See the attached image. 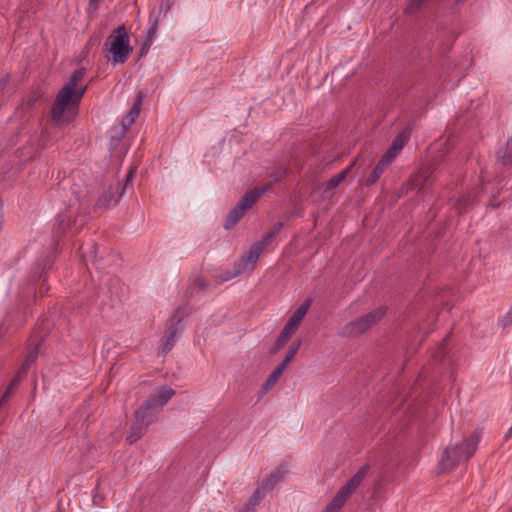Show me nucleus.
Masks as SVG:
<instances>
[{
  "mask_svg": "<svg viewBox=\"0 0 512 512\" xmlns=\"http://www.w3.org/2000/svg\"><path fill=\"white\" fill-rule=\"evenodd\" d=\"M84 76V68L76 69L59 91L51 110L52 121L55 125L69 123L76 114L78 105L87 89L86 86L78 85Z\"/></svg>",
  "mask_w": 512,
  "mask_h": 512,
  "instance_id": "obj_1",
  "label": "nucleus"
},
{
  "mask_svg": "<svg viewBox=\"0 0 512 512\" xmlns=\"http://www.w3.org/2000/svg\"><path fill=\"white\" fill-rule=\"evenodd\" d=\"M480 441V432L475 431L470 439L464 440L460 445L447 448L439 463L443 471L453 469L458 464L467 461L476 451Z\"/></svg>",
  "mask_w": 512,
  "mask_h": 512,
  "instance_id": "obj_2",
  "label": "nucleus"
},
{
  "mask_svg": "<svg viewBox=\"0 0 512 512\" xmlns=\"http://www.w3.org/2000/svg\"><path fill=\"white\" fill-rule=\"evenodd\" d=\"M105 47L111 54L114 64H123L132 52L126 28L124 26L117 27L107 38Z\"/></svg>",
  "mask_w": 512,
  "mask_h": 512,
  "instance_id": "obj_3",
  "label": "nucleus"
},
{
  "mask_svg": "<svg viewBox=\"0 0 512 512\" xmlns=\"http://www.w3.org/2000/svg\"><path fill=\"white\" fill-rule=\"evenodd\" d=\"M369 467L363 466L361 467L348 481L345 485H343L336 495L333 497L331 502L323 509L322 512H339V510L344 506L346 501L351 497V495L357 490V488L361 485L363 480L365 479L368 473Z\"/></svg>",
  "mask_w": 512,
  "mask_h": 512,
  "instance_id": "obj_4",
  "label": "nucleus"
},
{
  "mask_svg": "<svg viewBox=\"0 0 512 512\" xmlns=\"http://www.w3.org/2000/svg\"><path fill=\"white\" fill-rule=\"evenodd\" d=\"M270 187L271 184H268L246 192L239 203L229 212L225 222V228L229 229L233 227L243 217L245 212L250 209Z\"/></svg>",
  "mask_w": 512,
  "mask_h": 512,
  "instance_id": "obj_5",
  "label": "nucleus"
},
{
  "mask_svg": "<svg viewBox=\"0 0 512 512\" xmlns=\"http://www.w3.org/2000/svg\"><path fill=\"white\" fill-rule=\"evenodd\" d=\"M158 412L159 410L154 407H148V402L145 401L144 404L135 411V421L131 425V431L126 438L127 442L130 444L136 442L148 426L155 421Z\"/></svg>",
  "mask_w": 512,
  "mask_h": 512,
  "instance_id": "obj_6",
  "label": "nucleus"
},
{
  "mask_svg": "<svg viewBox=\"0 0 512 512\" xmlns=\"http://www.w3.org/2000/svg\"><path fill=\"white\" fill-rule=\"evenodd\" d=\"M189 314L187 307H180L172 315L167 324L163 338L161 339V352L167 354L176 344V340L183 329L182 321Z\"/></svg>",
  "mask_w": 512,
  "mask_h": 512,
  "instance_id": "obj_7",
  "label": "nucleus"
},
{
  "mask_svg": "<svg viewBox=\"0 0 512 512\" xmlns=\"http://www.w3.org/2000/svg\"><path fill=\"white\" fill-rule=\"evenodd\" d=\"M386 309L385 307H379L375 311H372L363 317L352 321L345 325L340 335L344 337H356L368 330L374 324H376L382 317L385 315Z\"/></svg>",
  "mask_w": 512,
  "mask_h": 512,
  "instance_id": "obj_8",
  "label": "nucleus"
},
{
  "mask_svg": "<svg viewBox=\"0 0 512 512\" xmlns=\"http://www.w3.org/2000/svg\"><path fill=\"white\" fill-rule=\"evenodd\" d=\"M146 94L142 91H140L137 95V98L130 109V111L125 115V117L122 120L121 126H117L113 129V132L110 136L111 145L114 148L116 146V143L119 142L122 137L126 134L128 128L136 121V119L139 116L141 106L143 99L145 98Z\"/></svg>",
  "mask_w": 512,
  "mask_h": 512,
  "instance_id": "obj_9",
  "label": "nucleus"
},
{
  "mask_svg": "<svg viewBox=\"0 0 512 512\" xmlns=\"http://www.w3.org/2000/svg\"><path fill=\"white\" fill-rule=\"evenodd\" d=\"M283 227V224L281 222L276 223L272 229L266 233L260 241L255 242L249 252L248 255L243 257V261L246 262V264H255L264 251V249L270 245L272 240L278 235V233L281 231Z\"/></svg>",
  "mask_w": 512,
  "mask_h": 512,
  "instance_id": "obj_10",
  "label": "nucleus"
},
{
  "mask_svg": "<svg viewBox=\"0 0 512 512\" xmlns=\"http://www.w3.org/2000/svg\"><path fill=\"white\" fill-rule=\"evenodd\" d=\"M125 191V185H121L119 182L111 184L106 191L99 197L96 208L98 210H105L110 207H114L120 201Z\"/></svg>",
  "mask_w": 512,
  "mask_h": 512,
  "instance_id": "obj_11",
  "label": "nucleus"
},
{
  "mask_svg": "<svg viewBox=\"0 0 512 512\" xmlns=\"http://www.w3.org/2000/svg\"><path fill=\"white\" fill-rule=\"evenodd\" d=\"M174 395L175 391L171 387L161 386L156 388L146 401L148 402V407L152 406L160 410Z\"/></svg>",
  "mask_w": 512,
  "mask_h": 512,
  "instance_id": "obj_12",
  "label": "nucleus"
},
{
  "mask_svg": "<svg viewBox=\"0 0 512 512\" xmlns=\"http://www.w3.org/2000/svg\"><path fill=\"white\" fill-rule=\"evenodd\" d=\"M433 169L428 166L421 168L418 172L413 174V176L410 179V186L412 189L417 191H423L427 184L430 183L431 178L433 176Z\"/></svg>",
  "mask_w": 512,
  "mask_h": 512,
  "instance_id": "obj_13",
  "label": "nucleus"
},
{
  "mask_svg": "<svg viewBox=\"0 0 512 512\" xmlns=\"http://www.w3.org/2000/svg\"><path fill=\"white\" fill-rule=\"evenodd\" d=\"M409 139V134L407 132L399 133L395 139L393 140L390 148L384 154L385 157H389L390 161H393L397 154L403 149L405 144Z\"/></svg>",
  "mask_w": 512,
  "mask_h": 512,
  "instance_id": "obj_14",
  "label": "nucleus"
},
{
  "mask_svg": "<svg viewBox=\"0 0 512 512\" xmlns=\"http://www.w3.org/2000/svg\"><path fill=\"white\" fill-rule=\"evenodd\" d=\"M36 359V353H30L29 356L26 358L25 360V363L23 364V366L21 367L18 375L16 376V378L11 382V384L9 385L7 391L5 392V394L3 395L2 399H1V402H0V405L2 403H4L10 393L12 392V390L14 389V387L19 383L20 379L22 378V376L27 372L28 370V367L31 365V363L34 362V360Z\"/></svg>",
  "mask_w": 512,
  "mask_h": 512,
  "instance_id": "obj_15",
  "label": "nucleus"
},
{
  "mask_svg": "<svg viewBox=\"0 0 512 512\" xmlns=\"http://www.w3.org/2000/svg\"><path fill=\"white\" fill-rule=\"evenodd\" d=\"M285 473L286 470L284 468H277L263 481L260 488L263 489L265 493H267V491L272 490L278 483L283 480Z\"/></svg>",
  "mask_w": 512,
  "mask_h": 512,
  "instance_id": "obj_16",
  "label": "nucleus"
},
{
  "mask_svg": "<svg viewBox=\"0 0 512 512\" xmlns=\"http://www.w3.org/2000/svg\"><path fill=\"white\" fill-rule=\"evenodd\" d=\"M391 163L392 161L389 160V157L383 156L379 163L377 164V166L372 171L371 175L368 177L366 184H374Z\"/></svg>",
  "mask_w": 512,
  "mask_h": 512,
  "instance_id": "obj_17",
  "label": "nucleus"
},
{
  "mask_svg": "<svg viewBox=\"0 0 512 512\" xmlns=\"http://www.w3.org/2000/svg\"><path fill=\"white\" fill-rule=\"evenodd\" d=\"M266 493L258 487L253 495L248 499L245 505L239 510V512H252L256 509L259 502L265 497Z\"/></svg>",
  "mask_w": 512,
  "mask_h": 512,
  "instance_id": "obj_18",
  "label": "nucleus"
},
{
  "mask_svg": "<svg viewBox=\"0 0 512 512\" xmlns=\"http://www.w3.org/2000/svg\"><path fill=\"white\" fill-rule=\"evenodd\" d=\"M310 300H306L304 301L298 308L297 310L292 314V316L290 317V319L288 320L289 323H291L292 325L296 326L297 328L299 327L300 323L302 322L303 318L305 317V315L307 314L309 308H310Z\"/></svg>",
  "mask_w": 512,
  "mask_h": 512,
  "instance_id": "obj_19",
  "label": "nucleus"
},
{
  "mask_svg": "<svg viewBox=\"0 0 512 512\" xmlns=\"http://www.w3.org/2000/svg\"><path fill=\"white\" fill-rule=\"evenodd\" d=\"M160 21L154 19V16H149L148 28L146 31V44L150 45L154 40Z\"/></svg>",
  "mask_w": 512,
  "mask_h": 512,
  "instance_id": "obj_20",
  "label": "nucleus"
},
{
  "mask_svg": "<svg viewBox=\"0 0 512 512\" xmlns=\"http://www.w3.org/2000/svg\"><path fill=\"white\" fill-rule=\"evenodd\" d=\"M285 369L283 368V366H277L273 371L272 373L269 375L268 379L266 380L265 384H264V390L265 391H268L271 387H273L278 379L280 378V376L282 375L283 371Z\"/></svg>",
  "mask_w": 512,
  "mask_h": 512,
  "instance_id": "obj_21",
  "label": "nucleus"
},
{
  "mask_svg": "<svg viewBox=\"0 0 512 512\" xmlns=\"http://www.w3.org/2000/svg\"><path fill=\"white\" fill-rule=\"evenodd\" d=\"M170 8H171V4L169 1L163 2L160 4L158 10L151 11L149 16H154V19H157L158 21L161 22L166 17Z\"/></svg>",
  "mask_w": 512,
  "mask_h": 512,
  "instance_id": "obj_22",
  "label": "nucleus"
},
{
  "mask_svg": "<svg viewBox=\"0 0 512 512\" xmlns=\"http://www.w3.org/2000/svg\"><path fill=\"white\" fill-rule=\"evenodd\" d=\"M349 170H350V168H347V169L343 170L342 172H340L339 174H337L336 176L332 177L326 183L327 188L334 189L335 187H337L346 178Z\"/></svg>",
  "mask_w": 512,
  "mask_h": 512,
  "instance_id": "obj_23",
  "label": "nucleus"
},
{
  "mask_svg": "<svg viewBox=\"0 0 512 512\" xmlns=\"http://www.w3.org/2000/svg\"><path fill=\"white\" fill-rule=\"evenodd\" d=\"M499 160L504 165H512V137L508 139L505 152L502 156H499Z\"/></svg>",
  "mask_w": 512,
  "mask_h": 512,
  "instance_id": "obj_24",
  "label": "nucleus"
},
{
  "mask_svg": "<svg viewBox=\"0 0 512 512\" xmlns=\"http://www.w3.org/2000/svg\"><path fill=\"white\" fill-rule=\"evenodd\" d=\"M426 0H409L408 4L405 8V13L407 15H413L417 13L420 8L423 6Z\"/></svg>",
  "mask_w": 512,
  "mask_h": 512,
  "instance_id": "obj_25",
  "label": "nucleus"
},
{
  "mask_svg": "<svg viewBox=\"0 0 512 512\" xmlns=\"http://www.w3.org/2000/svg\"><path fill=\"white\" fill-rule=\"evenodd\" d=\"M297 329L298 328L296 326H294L291 323L287 322L285 327L282 330V333L285 334L286 336H288L289 338H291V336L295 333V331Z\"/></svg>",
  "mask_w": 512,
  "mask_h": 512,
  "instance_id": "obj_26",
  "label": "nucleus"
},
{
  "mask_svg": "<svg viewBox=\"0 0 512 512\" xmlns=\"http://www.w3.org/2000/svg\"><path fill=\"white\" fill-rule=\"evenodd\" d=\"M300 347V342H295L293 343L289 349H288V352H287V355H291L293 358L295 357L298 349Z\"/></svg>",
  "mask_w": 512,
  "mask_h": 512,
  "instance_id": "obj_27",
  "label": "nucleus"
},
{
  "mask_svg": "<svg viewBox=\"0 0 512 512\" xmlns=\"http://www.w3.org/2000/svg\"><path fill=\"white\" fill-rule=\"evenodd\" d=\"M290 338L288 336H286L285 334H283L281 332V334L279 335L278 339H277V347H281L283 346Z\"/></svg>",
  "mask_w": 512,
  "mask_h": 512,
  "instance_id": "obj_28",
  "label": "nucleus"
},
{
  "mask_svg": "<svg viewBox=\"0 0 512 512\" xmlns=\"http://www.w3.org/2000/svg\"><path fill=\"white\" fill-rule=\"evenodd\" d=\"M502 321L505 325L512 323V309L509 312H507V314L503 317Z\"/></svg>",
  "mask_w": 512,
  "mask_h": 512,
  "instance_id": "obj_29",
  "label": "nucleus"
},
{
  "mask_svg": "<svg viewBox=\"0 0 512 512\" xmlns=\"http://www.w3.org/2000/svg\"><path fill=\"white\" fill-rule=\"evenodd\" d=\"M292 359H293V357L291 355L286 354V356H285L284 360L282 361V363L280 364V366H283V368L286 369V367L292 361Z\"/></svg>",
  "mask_w": 512,
  "mask_h": 512,
  "instance_id": "obj_30",
  "label": "nucleus"
},
{
  "mask_svg": "<svg viewBox=\"0 0 512 512\" xmlns=\"http://www.w3.org/2000/svg\"><path fill=\"white\" fill-rule=\"evenodd\" d=\"M242 272V269H237L235 272L231 273V274H228L226 277L223 278V281H227L235 276H237L238 274H240Z\"/></svg>",
  "mask_w": 512,
  "mask_h": 512,
  "instance_id": "obj_31",
  "label": "nucleus"
},
{
  "mask_svg": "<svg viewBox=\"0 0 512 512\" xmlns=\"http://www.w3.org/2000/svg\"><path fill=\"white\" fill-rule=\"evenodd\" d=\"M99 0H89V8L93 11L97 10Z\"/></svg>",
  "mask_w": 512,
  "mask_h": 512,
  "instance_id": "obj_32",
  "label": "nucleus"
},
{
  "mask_svg": "<svg viewBox=\"0 0 512 512\" xmlns=\"http://www.w3.org/2000/svg\"><path fill=\"white\" fill-rule=\"evenodd\" d=\"M285 173V171H282V172H278L277 175L275 176L274 178V181L275 182H278L280 181V179L282 178L283 174Z\"/></svg>",
  "mask_w": 512,
  "mask_h": 512,
  "instance_id": "obj_33",
  "label": "nucleus"
},
{
  "mask_svg": "<svg viewBox=\"0 0 512 512\" xmlns=\"http://www.w3.org/2000/svg\"><path fill=\"white\" fill-rule=\"evenodd\" d=\"M132 176H133V173H132V171H130V172L127 174V176H126V183H128V182L130 181V179L132 178Z\"/></svg>",
  "mask_w": 512,
  "mask_h": 512,
  "instance_id": "obj_34",
  "label": "nucleus"
},
{
  "mask_svg": "<svg viewBox=\"0 0 512 512\" xmlns=\"http://www.w3.org/2000/svg\"><path fill=\"white\" fill-rule=\"evenodd\" d=\"M481 186H482V189H485V190H486V188H485V186H484V183H481Z\"/></svg>",
  "mask_w": 512,
  "mask_h": 512,
  "instance_id": "obj_35",
  "label": "nucleus"
},
{
  "mask_svg": "<svg viewBox=\"0 0 512 512\" xmlns=\"http://www.w3.org/2000/svg\"><path fill=\"white\" fill-rule=\"evenodd\" d=\"M481 186H482V189H485V190H486V188H485V186H484V183H481Z\"/></svg>",
  "mask_w": 512,
  "mask_h": 512,
  "instance_id": "obj_36",
  "label": "nucleus"
}]
</instances>
